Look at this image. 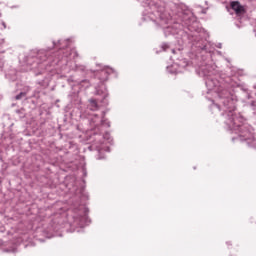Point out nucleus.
Here are the masks:
<instances>
[{"mask_svg": "<svg viewBox=\"0 0 256 256\" xmlns=\"http://www.w3.org/2000/svg\"><path fill=\"white\" fill-rule=\"evenodd\" d=\"M231 9L235 11L236 15H243L245 13V8L239 3V1L231 2Z\"/></svg>", "mask_w": 256, "mask_h": 256, "instance_id": "obj_1", "label": "nucleus"}, {"mask_svg": "<svg viewBox=\"0 0 256 256\" xmlns=\"http://www.w3.org/2000/svg\"><path fill=\"white\" fill-rule=\"evenodd\" d=\"M73 57V59H75L77 56H78V54H77V50H75V49H71L70 50V54L69 55H66V57Z\"/></svg>", "mask_w": 256, "mask_h": 256, "instance_id": "obj_2", "label": "nucleus"}, {"mask_svg": "<svg viewBox=\"0 0 256 256\" xmlns=\"http://www.w3.org/2000/svg\"><path fill=\"white\" fill-rule=\"evenodd\" d=\"M21 97H25V93H20L16 96V100L19 101V99H21Z\"/></svg>", "mask_w": 256, "mask_h": 256, "instance_id": "obj_3", "label": "nucleus"}]
</instances>
